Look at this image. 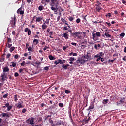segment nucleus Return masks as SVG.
Segmentation results:
<instances>
[{"instance_id":"f257e3e1","label":"nucleus","mask_w":126,"mask_h":126,"mask_svg":"<svg viewBox=\"0 0 126 126\" xmlns=\"http://www.w3.org/2000/svg\"><path fill=\"white\" fill-rule=\"evenodd\" d=\"M51 10L57 12L58 11V6L59 5V0H51L50 3Z\"/></svg>"},{"instance_id":"f03ea898","label":"nucleus","mask_w":126,"mask_h":126,"mask_svg":"<svg viewBox=\"0 0 126 126\" xmlns=\"http://www.w3.org/2000/svg\"><path fill=\"white\" fill-rule=\"evenodd\" d=\"M16 23V18L15 17V15H14V17H11L10 21V25L12 28H15L16 26L15 25Z\"/></svg>"},{"instance_id":"7ed1b4c3","label":"nucleus","mask_w":126,"mask_h":126,"mask_svg":"<svg viewBox=\"0 0 126 126\" xmlns=\"http://www.w3.org/2000/svg\"><path fill=\"white\" fill-rule=\"evenodd\" d=\"M100 37H101V33L100 32H96V33H92V38L94 41H96L97 38H100Z\"/></svg>"},{"instance_id":"20e7f679","label":"nucleus","mask_w":126,"mask_h":126,"mask_svg":"<svg viewBox=\"0 0 126 126\" xmlns=\"http://www.w3.org/2000/svg\"><path fill=\"white\" fill-rule=\"evenodd\" d=\"M35 118L34 117H31L28 119L26 121V123L29 125H34L35 123Z\"/></svg>"},{"instance_id":"39448f33","label":"nucleus","mask_w":126,"mask_h":126,"mask_svg":"<svg viewBox=\"0 0 126 126\" xmlns=\"http://www.w3.org/2000/svg\"><path fill=\"white\" fill-rule=\"evenodd\" d=\"M72 34V36L73 37H74L75 39H76V38H78V39H81V36H80L79 35H82V32H74V33H71Z\"/></svg>"},{"instance_id":"423d86ee","label":"nucleus","mask_w":126,"mask_h":126,"mask_svg":"<svg viewBox=\"0 0 126 126\" xmlns=\"http://www.w3.org/2000/svg\"><path fill=\"white\" fill-rule=\"evenodd\" d=\"M126 97H122L120 99V100L117 102V105L119 106V105H124V104L126 103Z\"/></svg>"},{"instance_id":"0eeeda50","label":"nucleus","mask_w":126,"mask_h":126,"mask_svg":"<svg viewBox=\"0 0 126 126\" xmlns=\"http://www.w3.org/2000/svg\"><path fill=\"white\" fill-rule=\"evenodd\" d=\"M85 62H86V61L82 57L76 61V63H80V64H84Z\"/></svg>"},{"instance_id":"6e6552de","label":"nucleus","mask_w":126,"mask_h":126,"mask_svg":"<svg viewBox=\"0 0 126 126\" xmlns=\"http://www.w3.org/2000/svg\"><path fill=\"white\" fill-rule=\"evenodd\" d=\"M68 32H65L63 33V34L61 35L62 37H63L65 40H67L69 37V35H68Z\"/></svg>"},{"instance_id":"1a4fd4ad","label":"nucleus","mask_w":126,"mask_h":126,"mask_svg":"<svg viewBox=\"0 0 126 126\" xmlns=\"http://www.w3.org/2000/svg\"><path fill=\"white\" fill-rule=\"evenodd\" d=\"M23 102H19L17 104H15V106L17 109H20L23 107V105H22Z\"/></svg>"},{"instance_id":"9d476101","label":"nucleus","mask_w":126,"mask_h":126,"mask_svg":"<svg viewBox=\"0 0 126 126\" xmlns=\"http://www.w3.org/2000/svg\"><path fill=\"white\" fill-rule=\"evenodd\" d=\"M24 31L26 33L28 32V36H30V35H31V30L29 28H25Z\"/></svg>"},{"instance_id":"9b49d317","label":"nucleus","mask_w":126,"mask_h":126,"mask_svg":"<svg viewBox=\"0 0 126 126\" xmlns=\"http://www.w3.org/2000/svg\"><path fill=\"white\" fill-rule=\"evenodd\" d=\"M17 12L18 14H24V11H22V7L19 8Z\"/></svg>"},{"instance_id":"f8f14e48","label":"nucleus","mask_w":126,"mask_h":126,"mask_svg":"<svg viewBox=\"0 0 126 126\" xmlns=\"http://www.w3.org/2000/svg\"><path fill=\"white\" fill-rule=\"evenodd\" d=\"M94 106H95V104H94L93 103L91 102L90 105L89 106V108L87 109V110L89 111L90 110H92V109H94Z\"/></svg>"},{"instance_id":"ddd939ff","label":"nucleus","mask_w":126,"mask_h":126,"mask_svg":"<svg viewBox=\"0 0 126 126\" xmlns=\"http://www.w3.org/2000/svg\"><path fill=\"white\" fill-rule=\"evenodd\" d=\"M28 51L29 53H33L34 52V49H33V45L32 47L29 46L28 48Z\"/></svg>"},{"instance_id":"4468645a","label":"nucleus","mask_w":126,"mask_h":126,"mask_svg":"<svg viewBox=\"0 0 126 126\" xmlns=\"http://www.w3.org/2000/svg\"><path fill=\"white\" fill-rule=\"evenodd\" d=\"M43 20V17H36L35 22H41Z\"/></svg>"},{"instance_id":"2eb2a0df","label":"nucleus","mask_w":126,"mask_h":126,"mask_svg":"<svg viewBox=\"0 0 126 126\" xmlns=\"http://www.w3.org/2000/svg\"><path fill=\"white\" fill-rule=\"evenodd\" d=\"M3 72L5 73V72H9V68L8 67H5L3 68Z\"/></svg>"},{"instance_id":"dca6fc26","label":"nucleus","mask_w":126,"mask_h":126,"mask_svg":"<svg viewBox=\"0 0 126 126\" xmlns=\"http://www.w3.org/2000/svg\"><path fill=\"white\" fill-rule=\"evenodd\" d=\"M5 76V73H3V74H2L1 75V81H2V82H4L5 81V79L4 78Z\"/></svg>"},{"instance_id":"f3484780","label":"nucleus","mask_w":126,"mask_h":126,"mask_svg":"<svg viewBox=\"0 0 126 126\" xmlns=\"http://www.w3.org/2000/svg\"><path fill=\"white\" fill-rule=\"evenodd\" d=\"M48 27V25H46V24L43 23L42 25V29L43 30H45V29H47Z\"/></svg>"},{"instance_id":"a211bd4d","label":"nucleus","mask_w":126,"mask_h":126,"mask_svg":"<svg viewBox=\"0 0 126 126\" xmlns=\"http://www.w3.org/2000/svg\"><path fill=\"white\" fill-rule=\"evenodd\" d=\"M11 63H12V64L10 65V66H12V67H16V64H17V62H11Z\"/></svg>"},{"instance_id":"6ab92c4d","label":"nucleus","mask_w":126,"mask_h":126,"mask_svg":"<svg viewBox=\"0 0 126 126\" xmlns=\"http://www.w3.org/2000/svg\"><path fill=\"white\" fill-rule=\"evenodd\" d=\"M96 11H98V12H100V11L101 10H102V9H103V8H102V7H101L100 6H96Z\"/></svg>"},{"instance_id":"aec40b11","label":"nucleus","mask_w":126,"mask_h":126,"mask_svg":"<svg viewBox=\"0 0 126 126\" xmlns=\"http://www.w3.org/2000/svg\"><path fill=\"white\" fill-rule=\"evenodd\" d=\"M68 66H69V64H66V65L63 64V65H62V68L63 69H65V70H66V69H67V67H68Z\"/></svg>"},{"instance_id":"412c9836","label":"nucleus","mask_w":126,"mask_h":126,"mask_svg":"<svg viewBox=\"0 0 126 126\" xmlns=\"http://www.w3.org/2000/svg\"><path fill=\"white\" fill-rule=\"evenodd\" d=\"M12 46V44L7 43L6 44V49H10Z\"/></svg>"},{"instance_id":"4be33fe9","label":"nucleus","mask_w":126,"mask_h":126,"mask_svg":"<svg viewBox=\"0 0 126 126\" xmlns=\"http://www.w3.org/2000/svg\"><path fill=\"white\" fill-rule=\"evenodd\" d=\"M108 102L109 100L108 99H104L102 101V103L103 104V105H106V104H108Z\"/></svg>"},{"instance_id":"5701e85b","label":"nucleus","mask_w":126,"mask_h":126,"mask_svg":"<svg viewBox=\"0 0 126 126\" xmlns=\"http://www.w3.org/2000/svg\"><path fill=\"white\" fill-rule=\"evenodd\" d=\"M57 125H62V126H63L64 125V123L63 122V121H59L57 122Z\"/></svg>"},{"instance_id":"b1692460","label":"nucleus","mask_w":126,"mask_h":126,"mask_svg":"<svg viewBox=\"0 0 126 126\" xmlns=\"http://www.w3.org/2000/svg\"><path fill=\"white\" fill-rule=\"evenodd\" d=\"M38 10H39V11H42V10H44V6L40 5L38 7Z\"/></svg>"},{"instance_id":"393cba45","label":"nucleus","mask_w":126,"mask_h":126,"mask_svg":"<svg viewBox=\"0 0 126 126\" xmlns=\"http://www.w3.org/2000/svg\"><path fill=\"white\" fill-rule=\"evenodd\" d=\"M50 19H46V21L44 22L43 23H45V24L49 25L50 24Z\"/></svg>"},{"instance_id":"a878e982","label":"nucleus","mask_w":126,"mask_h":126,"mask_svg":"<svg viewBox=\"0 0 126 126\" xmlns=\"http://www.w3.org/2000/svg\"><path fill=\"white\" fill-rule=\"evenodd\" d=\"M15 50V47L14 46H12L10 48L9 51L10 53H12Z\"/></svg>"},{"instance_id":"bb28decb","label":"nucleus","mask_w":126,"mask_h":126,"mask_svg":"<svg viewBox=\"0 0 126 126\" xmlns=\"http://www.w3.org/2000/svg\"><path fill=\"white\" fill-rule=\"evenodd\" d=\"M83 58H84V59H90V57H89V55H88V53L86 55H85L84 56L82 57Z\"/></svg>"},{"instance_id":"cd10ccee","label":"nucleus","mask_w":126,"mask_h":126,"mask_svg":"<svg viewBox=\"0 0 126 126\" xmlns=\"http://www.w3.org/2000/svg\"><path fill=\"white\" fill-rule=\"evenodd\" d=\"M1 116H2V118H4V117H9L8 113H2L1 114Z\"/></svg>"},{"instance_id":"c85d7f7f","label":"nucleus","mask_w":126,"mask_h":126,"mask_svg":"<svg viewBox=\"0 0 126 126\" xmlns=\"http://www.w3.org/2000/svg\"><path fill=\"white\" fill-rule=\"evenodd\" d=\"M48 58H49V60H50L51 61H53V60H55L56 59L55 58V57L52 56V55H49L48 56Z\"/></svg>"},{"instance_id":"c756f323","label":"nucleus","mask_w":126,"mask_h":126,"mask_svg":"<svg viewBox=\"0 0 126 126\" xmlns=\"http://www.w3.org/2000/svg\"><path fill=\"white\" fill-rule=\"evenodd\" d=\"M90 120V117H89L88 119H84L83 120V122H84V123H85V124H87V123H88V122H89Z\"/></svg>"},{"instance_id":"7c9ffc66","label":"nucleus","mask_w":126,"mask_h":126,"mask_svg":"<svg viewBox=\"0 0 126 126\" xmlns=\"http://www.w3.org/2000/svg\"><path fill=\"white\" fill-rule=\"evenodd\" d=\"M12 41L11 38H8L7 44H12Z\"/></svg>"},{"instance_id":"2f4dec72","label":"nucleus","mask_w":126,"mask_h":126,"mask_svg":"<svg viewBox=\"0 0 126 126\" xmlns=\"http://www.w3.org/2000/svg\"><path fill=\"white\" fill-rule=\"evenodd\" d=\"M60 63V59H58L54 62V64H56V65H58V64H59Z\"/></svg>"},{"instance_id":"473e14b6","label":"nucleus","mask_w":126,"mask_h":126,"mask_svg":"<svg viewBox=\"0 0 126 126\" xmlns=\"http://www.w3.org/2000/svg\"><path fill=\"white\" fill-rule=\"evenodd\" d=\"M104 35L107 37V38H111V35L109 34V32H106Z\"/></svg>"},{"instance_id":"72a5a7b5","label":"nucleus","mask_w":126,"mask_h":126,"mask_svg":"<svg viewBox=\"0 0 126 126\" xmlns=\"http://www.w3.org/2000/svg\"><path fill=\"white\" fill-rule=\"evenodd\" d=\"M27 63H25V61H22V62L21 63V66H24V65H26Z\"/></svg>"},{"instance_id":"f704fd0d","label":"nucleus","mask_w":126,"mask_h":126,"mask_svg":"<svg viewBox=\"0 0 126 126\" xmlns=\"http://www.w3.org/2000/svg\"><path fill=\"white\" fill-rule=\"evenodd\" d=\"M114 62V60L112 59H109L108 60V64H112V63H113Z\"/></svg>"},{"instance_id":"c9c22d12","label":"nucleus","mask_w":126,"mask_h":126,"mask_svg":"<svg viewBox=\"0 0 126 126\" xmlns=\"http://www.w3.org/2000/svg\"><path fill=\"white\" fill-rule=\"evenodd\" d=\"M33 43H35V45H38V43H39V40L36 39H34L33 40Z\"/></svg>"},{"instance_id":"e433bc0d","label":"nucleus","mask_w":126,"mask_h":126,"mask_svg":"<svg viewBox=\"0 0 126 126\" xmlns=\"http://www.w3.org/2000/svg\"><path fill=\"white\" fill-rule=\"evenodd\" d=\"M125 36V33L123 32V33H121L120 34V39H122V38H123V37H124Z\"/></svg>"},{"instance_id":"4c0bfd02","label":"nucleus","mask_w":126,"mask_h":126,"mask_svg":"<svg viewBox=\"0 0 126 126\" xmlns=\"http://www.w3.org/2000/svg\"><path fill=\"white\" fill-rule=\"evenodd\" d=\"M14 98L15 102H17V101H18V99L17 98V95H15Z\"/></svg>"},{"instance_id":"58836bf2","label":"nucleus","mask_w":126,"mask_h":126,"mask_svg":"<svg viewBox=\"0 0 126 126\" xmlns=\"http://www.w3.org/2000/svg\"><path fill=\"white\" fill-rule=\"evenodd\" d=\"M68 19H69V21H73V20L74 19V18L73 17L69 16L68 17Z\"/></svg>"},{"instance_id":"ea45409f","label":"nucleus","mask_w":126,"mask_h":126,"mask_svg":"<svg viewBox=\"0 0 126 126\" xmlns=\"http://www.w3.org/2000/svg\"><path fill=\"white\" fill-rule=\"evenodd\" d=\"M75 60V59L73 57H70L69 59V61H70L71 62H72V61H74Z\"/></svg>"},{"instance_id":"a19ab883","label":"nucleus","mask_w":126,"mask_h":126,"mask_svg":"<svg viewBox=\"0 0 126 126\" xmlns=\"http://www.w3.org/2000/svg\"><path fill=\"white\" fill-rule=\"evenodd\" d=\"M58 106L59 107H60L61 108H63V103H59Z\"/></svg>"},{"instance_id":"79ce46f5","label":"nucleus","mask_w":126,"mask_h":126,"mask_svg":"<svg viewBox=\"0 0 126 126\" xmlns=\"http://www.w3.org/2000/svg\"><path fill=\"white\" fill-rule=\"evenodd\" d=\"M7 108V111H10V110H11V109L12 108V106H9Z\"/></svg>"},{"instance_id":"37998d69","label":"nucleus","mask_w":126,"mask_h":126,"mask_svg":"<svg viewBox=\"0 0 126 126\" xmlns=\"http://www.w3.org/2000/svg\"><path fill=\"white\" fill-rule=\"evenodd\" d=\"M49 123L51 125V126H54V121L52 120H49Z\"/></svg>"},{"instance_id":"c03bdc74","label":"nucleus","mask_w":126,"mask_h":126,"mask_svg":"<svg viewBox=\"0 0 126 126\" xmlns=\"http://www.w3.org/2000/svg\"><path fill=\"white\" fill-rule=\"evenodd\" d=\"M6 107L7 108L8 107H9V103L7 102L6 104L5 105V106H3V108H6Z\"/></svg>"},{"instance_id":"a18cd8bd","label":"nucleus","mask_w":126,"mask_h":126,"mask_svg":"<svg viewBox=\"0 0 126 126\" xmlns=\"http://www.w3.org/2000/svg\"><path fill=\"white\" fill-rule=\"evenodd\" d=\"M7 97H8V94H5L4 95H3V98H7Z\"/></svg>"},{"instance_id":"49530a36","label":"nucleus","mask_w":126,"mask_h":126,"mask_svg":"<svg viewBox=\"0 0 126 126\" xmlns=\"http://www.w3.org/2000/svg\"><path fill=\"white\" fill-rule=\"evenodd\" d=\"M52 108V109L56 108V103H54L53 105L50 106V108Z\"/></svg>"},{"instance_id":"de8ad7c7","label":"nucleus","mask_w":126,"mask_h":126,"mask_svg":"<svg viewBox=\"0 0 126 126\" xmlns=\"http://www.w3.org/2000/svg\"><path fill=\"white\" fill-rule=\"evenodd\" d=\"M19 58V55L18 54H16L14 56V59H16V60H17V59H18Z\"/></svg>"},{"instance_id":"09e8293b","label":"nucleus","mask_w":126,"mask_h":126,"mask_svg":"<svg viewBox=\"0 0 126 126\" xmlns=\"http://www.w3.org/2000/svg\"><path fill=\"white\" fill-rule=\"evenodd\" d=\"M102 4V3H101L100 2L97 1V4L95 5V6H100V5H101Z\"/></svg>"},{"instance_id":"8fccbe9b","label":"nucleus","mask_w":126,"mask_h":126,"mask_svg":"<svg viewBox=\"0 0 126 126\" xmlns=\"http://www.w3.org/2000/svg\"><path fill=\"white\" fill-rule=\"evenodd\" d=\"M35 64H36V65H40V64H41V62L37 61L35 62Z\"/></svg>"},{"instance_id":"3c124183","label":"nucleus","mask_w":126,"mask_h":126,"mask_svg":"<svg viewBox=\"0 0 126 126\" xmlns=\"http://www.w3.org/2000/svg\"><path fill=\"white\" fill-rule=\"evenodd\" d=\"M14 76L15 77H18V76H19V74H18L17 72H15L14 73Z\"/></svg>"},{"instance_id":"603ef678","label":"nucleus","mask_w":126,"mask_h":126,"mask_svg":"<svg viewBox=\"0 0 126 126\" xmlns=\"http://www.w3.org/2000/svg\"><path fill=\"white\" fill-rule=\"evenodd\" d=\"M65 93H66V94H68V93H70V91L68 90H65Z\"/></svg>"},{"instance_id":"864d4df0","label":"nucleus","mask_w":126,"mask_h":126,"mask_svg":"<svg viewBox=\"0 0 126 126\" xmlns=\"http://www.w3.org/2000/svg\"><path fill=\"white\" fill-rule=\"evenodd\" d=\"M28 47H29V44L28 43H27L26 44V47H25L26 50H27V49L29 48Z\"/></svg>"},{"instance_id":"5fc2aeb1","label":"nucleus","mask_w":126,"mask_h":126,"mask_svg":"<svg viewBox=\"0 0 126 126\" xmlns=\"http://www.w3.org/2000/svg\"><path fill=\"white\" fill-rule=\"evenodd\" d=\"M68 30V28H67V27L66 26L63 27V30H64V31H65Z\"/></svg>"},{"instance_id":"6e6d98bb","label":"nucleus","mask_w":126,"mask_h":126,"mask_svg":"<svg viewBox=\"0 0 126 126\" xmlns=\"http://www.w3.org/2000/svg\"><path fill=\"white\" fill-rule=\"evenodd\" d=\"M59 63L60 64H63V60L59 59Z\"/></svg>"},{"instance_id":"4d7b16f0","label":"nucleus","mask_w":126,"mask_h":126,"mask_svg":"<svg viewBox=\"0 0 126 126\" xmlns=\"http://www.w3.org/2000/svg\"><path fill=\"white\" fill-rule=\"evenodd\" d=\"M81 21V20L80 18H78L76 19V22L77 23H79Z\"/></svg>"},{"instance_id":"13d9d810","label":"nucleus","mask_w":126,"mask_h":126,"mask_svg":"<svg viewBox=\"0 0 126 126\" xmlns=\"http://www.w3.org/2000/svg\"><path fill=\"white\" fill-rule=\"evenodd\" d=\"M11 56V54L10 53H8L7 54V59H9V58L10 57V56Z\"/></svg>"},{"instance_id":"bf43d9fd","label":"nucleus","mask_w":126,"mask_h":126,"mask_svg":"<svg viewBox=\"0 0 126 126\" xmlns=\"http://www.w3.org/2000/svg\"><path fill=\"white\" fill-rule=\"evenodd\" d=\"M24 70L23 69H22V68H21V69H20L19 70V72H20V73H22V72H23V71H24Z\"/></svg>"},{"instance_id":"052dcab7","label":"nucleus","mask_w":126,"mask_h":126,"mask_svg":"<svg viewBox=\"0 0 126 126\" xmlns=\"http://www.w3.org/2000/svg\"><path fill=\"white\" fill-rule=\"evenodd\" d=\"M26 111H27V110H26V109L24 108V109H23V110H22V113H26Z\"/></svg>"},{"instance_id":"680f3d73","label":"nucleus","mask_w":126,"mask_h":126,"mask_svg":"<svg viewBox=\"0 0 126 126\" xmlns=\"http://www.w3.org/2000/svg\"><path fill=\"white\" fill-rule=\"evenodd\" d=\"M98 54L99 55L100 57H103V55H104V53L100 52Z\"/></svg>"},{"instance_id":"e2e57ef3","label":"nucleus","mask_w":126,"mask_h":126,"mask_svg":"<svg viewBox=\"0 0 126 126\" xmlns=\"http://www.w3.org/2000/svg\"><path fill=\"white\" fill-rule=\"evenodd\" d=\"M94 58H101V57L100 56L99 54H98L94 56Z\"/></svg>"},{"instance_id":"0e129e2a","label":"nucleus","mask_w":126,"mask_h":126,"mask_svg":"<svg viewBox=\"0 0 126 126\" xmlns=\"http://www.w3.org/2000/svg\"><path fill=\"white\" fill-rule=\"evenodd\" d=\"M71 45H72L73 46H76V45H77V44L75 42H72V43H71Z\"/></svg>"},{"instance_id":"69168bd1","label":"nucleus","mask_w":126,"mask_h":126,"mask_svg":"<svg viewBox=\"0 0 126 126\" xmlns=\"http://www.w3.org/2000/svg\"><path fill=\"white\" fill-rule=\"evenodd\" d=\"M47 49H49V47L45 46V47L43 48L44 51H46Z\"/></svg>"},{"instance_id":"338daca9","label":"nucleus","mask_w":126,"mask_h":126,"mask_svg":"<svg viewBox=\"0 0 126 126\" xmlns=\"http://www.w3.org/2000/svg\"><path fill=\"white\" fill-rule=\"evenodd\" d=\"M44 70H49V67L46 66V67L44 68Z\"/></svg>"},{"instance_id":"774afa93","label":"nucleus","mask_w":126,"mask_h":126,"mask_svg":"<svg viewBox=\"0 0 126 126\" xmlns=\"http://www.w3.org/2000/svg\"><path fill=\"white\" fill-rule=\"evenodd\" d=\"M122 2L123 4H125V5H126V1L125 0H122Z\"/></svg>"}]
</instances>
